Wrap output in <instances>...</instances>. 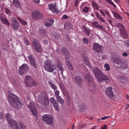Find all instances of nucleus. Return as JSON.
Segmentation results:
<instances>
[{
	"mask_svg": "<svg viewBox=\"0 0 129 129\" xmlns=\"http://www.w3.org/2000/svg\"><path fill=\"white\" fill-rule=\"evenodd\" d=\"M9 100L14 108L20 107L22 105V104L18 99L17 96L13 93L9 94Z\"/></svg>",
	"mask_w": 129,
	"mask_h": 129,
	"instance_id": "f257e3e1",
	"label": "nucleus"
},
{
	"mask_svg": "<svg viewBox=\"0 0 129 129\" xmlns=\"http://www.w3.org/2000/svg\"><path fill=\"white\" fill-rule=\"evenodd\" d=\"M61 51L62 54L65 56V57L66 58V63L68 68L71 70H73V66L69 59L70 57V55L69 51L67 50L66 47H64L62 48Z\"/></svg>",
	"mask_w": 129,
	"mask_h": 129,
	"instance_id": "f03ea898",
	"label": "nucleus"
},
{
	"mask_svg": "<svg viewBox=\"0 0 129 129\" xmlns=\"http://www.w3.org/2000/svg\"><path fill=\"white\" fill-rule=\"evenodd\" d=\"M42 120L45 124L48 125L52 124L53 121L52 116L49 114H45L42 117Z\"/></svg>",
	"mask_w": 129,
	"mask_h": 129,
	"instance_id": "7ed1b4c3",
	"label": "nucleus"
},
{
	"mask_svg": "<svg viewBox=\"0 0 129 129\" xmlns=\"http://www.w3.org/2000/svg\"><path fill=\"white\" fill-rule=\"evenodd\" d=\"M44 68L47 72L52 73L54 70L53 67V65L51 63V60L47 59L45 62Z\"/></svg>",
	"mask_w": 129,
	"mask_h": 129,
	"instance_id": "20e7f679",
	"label": "nucleus"
},
{
	"mask_svg": "<svg viewBox=\"0 0 129 129\" xmlns=\"http://www.w3.org/2000/svg\"><path fill=\"white\" fill-rule=\"evenodd\" d=\"M33 45L35 51L40 52L41 51V47L37 40L34 39L33 41Z\"/></svg>",
	"mask_w": 129,
	"mask_h": 129,
	"instance_id": "39448f33",
	"label": "nucleus"
},
{
	"mask_svg": "<svg viewBox=\"0 0 129 129\" xmlns=\"http://www.w3.org/2000/svg\"><path fill=\"white\" fill-rule=\"evenodd\" d=\"M31 15L33 19L36 20L41 19L43 17V14L41 12L37 11L33 12Z\"/></svg>",
	"mask_w": 129,
	"mask_h": 129,
	"instance_id": "423d86ee",
	"label": "nucleus"
},
{
	"mask_svg": "<svg viewBox=\"0 0 129 129\" xmlns=\"http://www.w3.org/2000/svg\"><path fill=\"white\" fill-rule=\"evenodd\" d=\"M39 102L41 103L42 105H44L45 107H47L49 104L48 98L41 96L39 98Z\"/></svg>",
	"mask_w": 129,
	"mask_h": 129,
	"instance_id": "0eeeda50",
	"label": "nucleus"
},
{
	"mask_svg": "<svg viewBox=\"0 0 129 129\" xmlns=\"http://www.w3.org/2000/svg\"><path fill=\"white\" fill-rule=\"evenodd\" d=\"M28 70V66L27 64L24 63L20 67L19 71V73L20 75H22L27 72Z\"/></svg>",
	"mask_w": 129,
	"mask_h": 129,
	"instance_id": "6e6552de",
	"label": "nucleus"
},
{
	"mask_svg": "<svg viewBox=\"0 0 129 129\" xmlns=\"http://www.w3.org/2000/svg\"><path fill=\"white\" fill-rule=\"evenodd\" d=\"M10 127L12 129H20L17 122L15 120L11 119L8 122Z\"/></svg>",
	"mask_w": 129,
	"mask_h": 129,
	"instance_id": "1a4fd4ad",
	"label": "nucleus"
},
{
	"mask_svg": "<svg viewBox=\"0 0 129 129\" xmlns=\"http://www.w3.org/2000/svg\"><path fill=\"white\" fill-rule=\"evenodd\" d=\"M97 79L99 82L101 83L103 82L104 81H105V82L107 83L110 81L109 77L105 74H102Z\"/></svg>",
	"mask_w": 129,
	"mask_h": 129,
	"instance_id": "9d476101",
	"label": "nucleus"
},
{
	"mask_svg": "<svg viewBox=\"0 0 129 129\" xmlns=\"http://www.w3.org/2000/svg\"><path fill=\"white\" fill-rule=\"evenodd\" d=\"M28 107L30 109V111L33 114L35 115L36 116L37 114V112L36 107L34 104L32 102H30Z\"/></svg>",
	"mask_w": 129,
	"mask_h": 129,
	"instance_id": "9b49d317",
	"label": "nucleus"
},
{
	"mask_svg": "<svg viewBox=\"0 0 129 129\" xmlns=\"http://www.w3.org/2000/svg\"><path fill=\"white\" fill-rule=\"evenodd\" d=\"M28 58L33 68L35 69L37 68V62L34 58L31 55H30L28 56Z\"/></svg>",
	"mask_w": 129,
	"mask_h": 129,
	"instance_id": "f8f14e48",
	"label": "nucleus"
},
{
	"mask_svg": "<svg viewBox=\"0 0 129 129\" xmlns=\"http://www.w3.org/2000/svg\"><path fill=\"white\" fill-rule=\"evenodd\" d=\"M11 21L12 23V26L14 29L15 30L18 29L19 25L16 18L12 17L11 18Z\"/></svg>",
	"mask_w": 129,
	"mask_h": 129,
	"instance_id": "ddd939ff",
	"label": "nucleus"
},
{
	"mask_svg": "<svg viewBox=\"0 0 129 129\" xmlns=\"http://www.w3.org/2000/svg\"><path fill=\"white\" fill-rule=\"evenodd\" d=\"M112 88L111 87H108L106 89L105 92L106 95L111 99H113L114 98L113 92L111 91Z\"/></svg>",
	"mask_w": 129,
	"mask_h": 129,
	"instance_id": "4468645a",
	"label": "nucleus"
},
{
	"mask_svg": "<svg viewBox=\"0 0 129 129\" xmlns=\"http://www.w3.org/2000/svg\"><path fill=\"white\" fill-rule=\"evenodd\" d=\"M93 72L95 76L97 79L103 74L101 70L97 67L93 69Z\"/></svg>",
	"mask_w": 129,
	"mask_h": 129,
	"instance_id": "2eb2a0df",
	"label": "nucleus"
},
{
	"mask_svg": "<svg viewBox=\"0 0 129 129\" xmlns=\"http://www.w3.org/2000/svg\"><path fill=\"white\" fill-rule=\"evenodd\" d=\"M50 101L53 104V107L55 108V110L57 111L59 110L58 108V103L55 100L54 98L52 97L50 99Z\"/></svg>",
	"mask_w": 129,
	"mask_h": 129,
	"instance_id": "dca6fc26",
	"label": "nucleus"
},
{
	"mask_svg": "<svg viewBox=\"0 0 129 129\" xmlns=\"http://www.w3.org/2000/svg\"><path fill=\"white\" fill-rule=\"evenodd\" d=\"M75 81L76 83L79 86H81L82 83L83 81L82 78L79 76H77L75 77Z\"/></svg>",
	"mask_w": 129,
	"mask_h": 129,
	"instance_id": "f3484780",
	"label": "nucleus"
},
{
	"mask_svg": "<svg viewBox=\"0 0 129 129\" xmlns=\"http://www.w3.org/2000/svg\"><path fill=\"white\" fill-rule=\"evenodd\" d=\"M48 8L49 10H50L53 13L58 12V10L56 7L55 4H50L48 5Z\"/></svg>",
	"mask_w": 129,
	"mask_h": 129,
	"instance_id": "a211bd4d",
	"label": "nucleus"
},
{
	"mask_svg": "<svg viewBox=\"0 0 129 129\" xmlns=\"http://www.w3.org/2000/svg\"><path fill=\"white\" fill-rule=\"evenodd\" d=\"M98 23V22L97 21H93L92 23V25L95 28H97L101 30L104 29V28L103 27L102 25H99Z\"/></svg>",
	"mask_w": 129,
	"mask_h": 129,
	"instance_id": "6ab92c4d",
	"label": "nucleus"
},
{
	"mask_svg": "<svg viewBox=\"0 0 129 129\" xmlns=\"http://www.w3.org/2000/svg\"><path fill=\"white\" fill-rule=\"evenodd\" d=\"M102 46L98 43H95L93 46V50L96 52L100 51Z\"/></svg>",
	"mask_w": 129,
	"mask_h": 129,
	"instance_id": "aec40b11",
	"label": "nucleus"
},
{
	"mask_svg": "<svg viewBox=\"0 0 129 129\" xmlns=\"http://www.w3.org/2000/svg\"><path fill=\"white\" fill-rule=\"evenodd\" d=\"M54 22V20L53 19H46L45 21V25L46 26L48 27L50 26Z\"/></svg>",
	"mask_w": 129,
	"mask_h": 129,
	"instance_id": "412c9836",
	"label": "nucleus"
},
{
	"mask_svg": "<svg viewBox=\"0 0 129 129\" xmlns=\"http://www.w3.org/2000/svg\"><path fill=\"white\" fill-rule=\"evenodd\" d=\"M83 31L86 36H89L90 34L91 30L89 28H87L84 25H83Z\"/></svg>",
	"mask_w": 129,
	"mask_h": 129,
	"instance_id": "4be33fe9",
	"label": "nucleus"
},
{
	"mask_svg": "<svg viewBox=\"0 0 129 129\" xmlns=\"http://www.w3.org/2000/svg\"><path fill=\"white\" fill-rule=\"evenodd\" d=\"M95 16L101 22H105V19L101 16V15L98 11L96 12Z\"/></svg>",
	"mask_w": 129,
	"mask_h": 129,
	"instance_id": "5701e85b",
	"label": "nucleus"
},
{
	"mask_svg": "<svg viewBox=\"0 0 129 129\" xmlns=\"http://www.w3.org/2000/svg\"><path fill=\"white\" fill-rule=\"evenodd\" d=\"M114 61L117 64V67L118 68H121V65L122 62L120 59L116 58L114 60Z\"/></svg>",
	"mask_w": 129,
	"mask_h": 129,
	"instance_id": "b1692460",
	"label": "nucleus"
},
{
	"mask_svg": "<svg viewBox=\"0 0 129 129\" xmlns=\"http://www.w3.org/2000/svg\"><path fill=\"white\" fill-rule=\"evenodd\" d=\"M33 79L31 78V77L30 76H26L25 82V84L27 86H29V84L30 82V81H31V80Z\"/></svg>",
	"mask_w": 129,
	"mask_h": 129,
	"instance_id": "393cba45",
	"label": "nucleus"
},
{
	"mask_svg": "<svg viewBox=\"0 0 129 129\" xmlns=\"http://www.w3.org/2000/svg\"><path fill=\"white\" fill-rule=\"evenodd\" d=\"M0 18L3 23L4 24H6L8 26L9 25L10 23L6 18L1 16L0 17Z\"/></svg>",
	"mask_w": 129,
	"mask_h": 129,
	"instance_id": "a878e982",
	"label": "nucleus"
},
{
	"mask_svg": "<svg viewBox=\"0 0 129 129\" xmlns=\"http://www.w3.org/2000/svg\"><path fill=\"white\" fill-rule=\"evenodd\" d=\"M31 81L29 84V86H27L28 87H31L33 86H36L37 85V83L33 79L31 80Z\"/></svg>",
	"mask_w": 129,
	"mask_h": 129,
	"instance_id": "bb28decb",
	"label": "nucleus"
},
{
	"mask_svg": "<svg viewBox=\"0 0 129 129\" xmlns=\"http://www.w3.org/2000/svg\"><path fill=\"white\" fill-rule=\"evenodd\" d=\"M120 32L121 35L122 37L124 38H127L128 36V34L126 32L125 29L121 31Z\"/></svg>",
	"mask_w": 129,
	"mask_h": 129,
	"instance_id": "cd10ccee",
	"label": "nucleus"
},
{
	"mask_svg": "<svg viewBox=\"0 0 129 129\" xmlns=\"http://www.w3.org/2000/svg\"><path fill=\"white\" fill-rule=\"evenodd\" d=\"M13 4L16 7L20 8L21 6L18 0H14L13 2Z\"/></svg>",
	"mask_w": 129,
	"mask_h": 129,
	"instance_id": "c85d7f7f",
	"label": "nucleus"
},
{
	"mask_svg": "<svg viewBox=\"0 0 129 129\" xmlns=\"http://www.w3.org/2000/svg\"><path fill=\"white\" fill-rule=\"evenodd\" d=\"M57 67L59 68V70L60 71L63 70L62 64L60 60H57Z\"/></svg>",
	"mask_w": 129,
	"mask_h": 129,
	"instance_id": "c756f323",
	"label": "nucleus"
},
{
	"mask_svg": "<svg viewBox=\"0 0 129 129\" xmlns=\"http://www.w3.org/2000/svg\"><path fill=\"white\" fill-rule=\"evenodd\" d=\"M89 91L92 93H94L95 92L96 89L94 85H92L91 86V87L89 89Z\"/></svg>",
	"mask_w": 129,
	"mask_h": 129,
	"instance_id": "7c9ffc66",
	"label": "nucleus"
},
{
	"mask_svg": "<svg viewBox=\"0 0 129 129\" xmlns=\"http://www.w3.org/2000/svg\"><path fill=\"white\" fill-rule=\"evenodd\" d=\"M17 18L23 25L25 26L27 24V22L23 20V19H21L19 17H17Z\"/></svg>",
	"mask_w": 129,
	"mask_h": 129,
	"instance_id": "2f4dec72",
	"label": "nucleus"
},
{
	"mask_svg": "<svg viewBox=\"0 0 129 129\" xmlns=\"http://www.w3.org/2000/svg\"><path fill=\"white\" fill-rule=\"evenodd\" d=\"M114 17L115 18L122 19V18L120 16V15L117 13L116 12H114L113 13Z\"/></svg>",
	"mask_w": 129,
	"mask_h": 129,
	"instance_id": "473e14b6",
	"label": "nucleus"
},
{
	"mask_svg": "<svg viewBox=\"0 0 129 129\" xmlns=\"http://www.w3.org/2000/svg\"><path fill=\"white\" fill-rule=\"evenodd\" d=\"M117 26L120 29V31L125 29L124 26L122 24L118 23L117 24Z\"/></svg>",
	"mask_w": 129,
	"mask_h": 129,
	"instance_id": "72a5a7b5",
	"label": "nucleus"
},
{
	"mask_svg": "<svg viewBox=\"0 0 129 129\" xmlns=\"http://www.w3.org/2000/svg\"><path fill=\"white\" fill-rule=\"evenodd\" d=\"M84 78L85 80L89 82L90 79L91 78V76L88 73L86 75H85L84 77Z\"/></svg>",
	"mask_w": 129,
	"mask_h": 129,
	"instance_id": "f704fd0d",
	"label": "nucleus"
},
{
	"mask_svg": "<svg viewBox=\"0 0 129 129\" xmlns=\"http://www.w3.org/2000/svg\"><path fill=\"white\" fill-rule=\"evenodd\" d=\"M92 6L93 8L97 10H99V7L97 4L93 1H92Z\"/></svg>",
	"mask_w": 129,
	"mask_h": 129,
	"instance_id": "c9c22d12",
	"label": "nucleus"
},
{
	"mask_svg": "<svg viewBox=\"0 0 129 129\" xmlns=\"http://www.w3.org/2000/svg\"><path fill=\"white\" fill-rule=\"evenodd\" d=\"M56 98L57 101L60 104H62L64 103V100L62 99H61L60 96Z\"/></svg>",
	"mask_w": 129,
	"mask_h": 129,
	"instance_id": "e433bc0d",
	"label": "nucleus"
},
{
	"mask_svg": "<svg viewBox=\"0 0 129 129\" xmlns=\"http://www.w3.org/2000/svg\"><path fill=\"white\" fill-rule=\"evenodd\" d=\"M104 67L105 70L107 71H108L110 70V66L108 63H106L105 64L104 66Z\"/></svg>",
	"mask_w": 129,
	"mask_h": 129,
	"instance_id": "4c0bfd02",
	"label": "nucleus"
},
{
	"mask_svg": "<svg viewBox=\"0 0 129 129\" xmlns=\"http://www.w3.org/2000/svg\"><path fill=\"white\" fill-rule=\"evenodd\" d=\"M5 13L7 15H10L11 14V12L10 9L7 8H5Z\"/></svg>",
	"mask_w": 129,
	"mask_h": 129,
	"instance_id": "58836bf2",
	"label": "nucleus"
},
{
	"mask_svg": "<svg viewBox=\"0 0 129 129\" xmlns=\"http://www.w3.org/2000/svg\"><path fill=\"white\" fill-rule=\"evenodd\" d=\"M19 124L21 129H25L26 128L25 126L21 122H20L19 123Z\"/></svg>",
	"mask_w": 129,
	"mask_h": 129,
	"instance_id": "ea45409f",
	"label": "nucleus"
},
{
	"mask_svg": "<svg viewBox=\"0 0 129 129\" xmlns=\"http://www.w3.org/2000/svg\"><path fill=\"white\" fill-rule=\"evenodd\" d=\"M127 66L126 63H122L121 65V67L123 69H126L127 68Z\"/></svg>",
	"mask_w": 129,
	"mask_h": 129,
	"instance_id": "a19ab883",
	"label": "nucleus"
},
{
	"mask_svg": "<svg viewBox=\"0 0 129 129\" xmlns=\"http://www.w3.org/2000/svg\"><path fill=\"white\" fill-rule=\"evenodd\" d=\"M82 41L83 43L86 44H87L88 43L89 41L88 38L84 37L82 39Z\"/></svg>",
	"mask_w": 129,
	"mask_h": 129,
	"instance_id": "79ce46f5",
	"label": "nucleus"
},
{
	"mask_svg": "<svg viewBox=\"0 0 129 129\" xmlns=\"http://www.w3.org/2000/svg\"><path fill=\"white\" fill-rule=\"evenodd\" d=\"M104 11L105 12V15H107V17L108 18L111 17V15L109 13V12L108 11L104 9Z\"/></svg>",
	"mask_w": 129,
	"mask_h": 129,
	"instance_id": "37998d69",
	"label": "nucleus"
},
{
	"mask_svg": "<svg viewBox=\"0 0 129 129\" xmlns=\"http://www.w3.org/2000/svg\"><path fill=\"white\" fill-rule=\"evenodd\" d=\"M49 83L52 88L54 90H55L57 89V87L54 84H52L51 82H50Z\"/></svg>",
	"mask_w": 129,
	"mask_h": 129,
	"instance_id": "c03bdc74",
	"label": "nucleus"
},
{
	"mask_svg": "<svg viewBox=\"0 0 129 129\" xmlns=\"http://www.w3.org/2000/svg\"><path fill=\"white\" fill-rule=\"evenodd\" d=\"M99 11L101 14L103 16V17H105L106 16V15L105 13L104 10L103 11L102 9H100L99 10Z\"/></svg>",
	"mask_w": 129,
	"mask_h": 129,
	"instance_id": "a18cd8bd",
	"label": "nucleus"
},
{
	"mask_svg": "<svg viewBox=\"0 0 129 129\" xmlns=\"http://www.w3.org/2000/svg\"><path fill=\"white\" fill-rule=\"evenodd\" d=\"M10 115L9 113H7L6 114V116L8 122H9V121L11 119H10Z\"/></svg>",
	"mask_w": 129,
	"mask_h": 129,
	"instance_id": "49530a36",
	"label": "nucleus"
},
{
	"mask_svg": "<svg viewBox=\"0 0 129 129\" xmlns=\"http://www.w3.org/2000/svg\"><path fill=\"white\" fill-rule=\"evenodd\" d=\"M55 94L56 98L60 96L59 95V91L58 90H56L55 91Z\"/></svg>",
	"mask_w": 129,
	"mask_h": 129,
	"instance_id": "de8ad7c7",
	"label": "nucleus"
},
{
	"mask_svg": "<svg viewBox=\"0 0 129 129\" xmlns=\"http://www.w3.org/2000/svg\"><path fill=\"white\" fill-rule=\"evenodd\" d=\"M107 2H108L110 4L112 5L115 7H116V6L112 2L111 0H106Z\"/></svg>",
	"mask_w": 129,
	"mask_h": 129,
	"instance_id": "09e8293b",
	"label": "nucleus"
},
{
	"mask_svg": "<svg viewBox=\"0 0 129 129\" xmlns=\"http://www.w3.org/2000/svg\"><path fill=\"white\" fill-rule=\"evenodd\" d=\"M89 9V7L85 6L83 9V11L85 13H86L88 12Z\"/></svg>",
	"mask_w": 129,
	"mask_h": 129,
	"instance_id": "8fccbe9b",
	"label": "nucleus"
},
{
	"mask_svg": "<svg viewBox=\"0 0 129 129\" xmlns=\"http://www.w3.org/2000/svg\"><path fill=\"white\" fill-rule=\"evenodd\" d=\"M84 63L88 67H90V65L89 61L88 60L87 61H86L85 62H84Z\"/></svg>",
	"mask_w": 129,
	"mask_h": 129,
	"instance_id": "3c124183",
	"label": "nucleus"
},
{
	"mask_svg": "<svg viewBox=\"0 0 129 129\" xmlns=\"http://www.w3.org/2000/svg\"><path fill=\"white\" fill-rule=\"evenodd\" d=\"M24 42L28 46L29 45V40H28L26 39H25L24 40Z\"/></svg>",
	"mask_w": 129,
	"mask_h": 129,
	"instance_id": "603ef678",
	"label": "nucleus"
},
{
	"mask_svg": "<svg viewBox=\"0 0 129 129\" xmlns=\"http://www.w3.org/2000/svg\"><path fill=\"white\" fill-rule=\"evenodd\" d=\"M68 17L66 15H64L62 17V19H67L68 18Z\"/></svg>",
	"mask_w": 129,
	"mask_h": 129,
	"instance_id": "864d4df0",
	"label": "nucleus"
},
{
	"mask_svg": "<svg viewBox=\"0 0 129 129\" xmlns=\"http://www.w3.org/2000/svg\"><path fill=\"white\" fill-rule=\"evenodd\" d=\"M123 56L126 57L128 55L127 53L126 52H123L122 54Z\"/></svg>",
	"mask_w": 129,
	"mask_h": 129,
	"instance_id": "5fc2aeb1",
	"label": "nucleus"
},
{
	"mask_svg": "<svg viewBox=\"0 0 129 129\" xmlns=\"http://www.w3.org/2000/svg\"><path fill=\"white\" fill-rule=\"evenodd\" d=\"M110 116H105L104 117H102L101 118V119L102 120H103L105 119V118L107 119L108 118L110 117Z\"/></svg>",
	"mask_w": 129,
	"mask_h": 129,
	"instance_id": "6e6d98bb",
	"label": "nucleus"
},
{
	"mask_svg": "<svg viewBox=\"0 0 129 129\" xmlns=\"http://www.w3.org/2000/svg\"><path fill=\"white\" fill-rule=\"evenodd\" d=\"M126 43H127V46L128 47H129V41L127 40L126 41Z\"/></svg>",
	"mask_w": 129,
	"mask_h": 129,
	"instance_id": "4d7b16f0",
	"label": "nucleus"
},
{
	"mask_svg": "<svg viewBox=\"0 0 129 129\" xmlns=\"http://www.w3.org/2000/svg\"><path fill=\"white\" fill-rule=\"evenodd\" d=\"M3 113L1 112H0V117L1 119V118L3 117Z\"/></svg>",
	"mask_w": 129,
	"mask_h": 129,
	"instance_id": "13d9d810",
	"label": "nucleus"
},
{
	"mask_svg": "<svg viewBox=\"0 0 129 129\" xmlns=\"http://www.w3.org/2000/svg\"><path fill=\"white\" fill-rule=\"evenodd\" d=\"M101 129H106V126L105 125H104V127H102Z\"/></svg>",
	"mask_w": 129,
	"mask_h": 129,
	"instance_id": "bf43d9fd",
	"label": "nucleus"
},
{
	"mask_svg": "<svg viewBox=\"0 0 129 129\" xmlns=\"http://www.w3.org/2000/svg\"><path fill=\"white\" fill-rule=\"evenodd\" d=\"M83 59L84 60V62H85L86 61H87L88 60L87 58L86 57H84L83 58Z\"/></svg>",
	"mask_w": 129,
	"mask_h": 129,
	"instance_id": "052dcab7",
	"label": "nucleus"
},
{
	"mask_svg": "<svg viewBox=\"0 0 129 129\" xmlns=\"http://www.w3.org/2000/svg\"><path fill=\"white\" fill-rule=\"evenodd\" d=\"M34 1L36 3H38L39 2L40 0H34Z\"/></svg>",
	"mask_w": 129,
	"mask_h": 129,
	"instance_id": "680f3d73",
	"label": "nucleus"
},
{
	"mask_svg": "<svg viewBox=\"0 0 129 129\" xmlns=\"http://www.w3.org/2000/svg\"><path fill=\"white\" fill-rule=\"evenodd\" d=\"M78 2L77 1H76L75 3V6H78Z\"/></svg>",
	"mask_w": 129,
	"mask_h": 129,
	"instance_id": "e2e57ef3",
	"label": "nucleus"
},
{
	"mask_svg": "<svg viewBox=\"0 0 129 129\" xmlns=\"http://www.w3.org/2000/svg\"><path fill=\"white\" fill-rule=\"evenodd\" d=\"M108 21L110 24H111L112 23V21L111 20H109Z\"/></svg>",
	"mask_w": 129,
	"mask_h": 129,
	"instance_id": "0e129e2a",
	"label": "nucleus"
},
{
	"mask_svg": "<svg viewBox=\"0 0 129 129\" xmlns=\"http://www.w3.org/2000/svg\"><path fill=\"white\" fill-rule=\"evenodd\" d=\"M68 101L69 103H70V98L69 97L68 98Z\"/></svg>",
	"mask_w": 129,
	"mask_h": 129,
	"instance_id": "69168bd1",
	"label": "nucleus"
},
{
	"mask_svg": "<svg viewBox=\"0 0 129 129\" xmlns=\"http://www.w3.org/2000/svg\"><path fill=\"white\" fill-rule=\"evenodd\" d=\"M48 42L47 40H45L44 41V43H47Z\"/></svg>",
	"mask_w": 129,
	"mask_h": 129,
	"instance_id": "338daca9",
	"label": "nucleus"
},
{
	"mask_svg": "<svg viewBox=\"0 0 129 129\" xmlns=\"http://www.w3.org/2000/svg\"><path fill=\"white\" fill-rule=\"evenodd\" d=\"M56 52L60 54L59 50L58 48L56 50Z\"/></svg>",
	"mask_w": 129,
	"mask_h": 129,
	"instance_id": "774afa93",
	"label": "nucleus"
}]
</instances>
